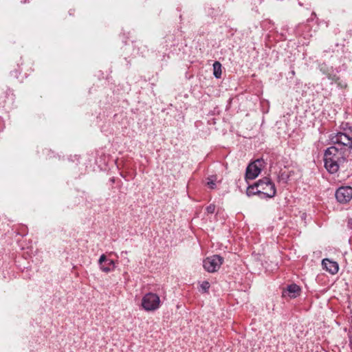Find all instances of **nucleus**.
I'll use <instances>...</instances> for the list:
<instances>
[{"label": "nucleus", "mask_w": 352, "mask_h": 352, "mask_svg": "<svg viewBox=\"0 0 352 352\" xmlns=\"http://www.w3.org/2000/svg\"><path fill=\"white\" fill-rule=\"evenodd\" d=\"M329 140L333 146L325 151L324 166L330 173H335L345 162L346 153L352 149V126L342 124V131L331 134Z\"/></svg>", "instance_id": "f257e3e1"}, {"label": "nucleus", "mask_w": 352, "mask_h": 352, "mask_svg": "<svg viewBox=\"0 0 352 352\" xmlns=\"http://www.w3.org/2000/svg\"><path fill=\"white\" fill-rule=\"evenodd\" d=\"M127 254V252H126V251H125V252H122L121 254Z\"/></svg>", "instance_id": "f3484780"}, {"label": "nucleus", "mask_w": 352, "mask_h": 352, "mask_svg": "<svg viewBox=\"0 0 352 352\" xmlns=\"http://www.w3.org/2000/svg\"><path fill=\"white\" fill-rule=\"evenodd\" d=\"M265 162L263 159H258L250 163L246 168L245 179H254L261 173L264 166Z\"/></svg>", "instance_id": "20e7f679"}, {"label": "nucleus", "mask_w": 352, "mask_h": 352, "mask_svg": "<svg viewBox=\"0 0 352 352\" xmlns=\"http://www.w3.org/2000/svg\"><path fill=\"white\" fill-rule=\"evenodd\" d=\"M100 267V270L106 273H109L114 270L116 267L115 262L113 260L109 259L106 263Z\"/></svg>", "instance_id": "1a4fd4ad"}, {"label": "nucleus", "mask_w": 352, "mask_h": 352, "mask_svg": "<svg viewBox=\"0 0 352 352\" xmlns=\"http://www.w3.org/2000/svg\"><path fill=\"white\" fill-rule=\"evenodd\" d=\"M336 199L340 203H346L352 198V188L350 186H342L336 192Z\"/></svg>", "instance_id": "423d86ee"}, {"label": "nucleus", "mask_w": 352, "mask_h": 352, "mask_svg": "<svg viewBox=\"0 0 352 352\" xmlns=\"http://www.w3.org/2000/svg\"><path fill=\"white\" fill-rule=\"evenodd\" d=\"M322 264L323 267L332 274H335L338 272V264L335 261L324 258L322 260Z\"/></svg>", "instance_id": "6e6552de"}, {"label": "nucleus", "mask_w": 352, "mask_h": 352, "mask_svg": "<svg viewBox=\"0 0 352 352\" xmlns=\"http://www.w3.org/2000/svg\"><path fill=\"white\" fill-rule=\"evenodd\" d=\"M207 186L210 188V189H214L215 188V182L214 180L212 179H208V181L207 182Z\"/></svg>", "instance_id": "2eb2a0df"}, {"label": "nucleus", "mask_w": 352, "mask_h": 352, "mask_svg": "<svg viewBox=\"0 0 352 352\" xmlns=\"http://www.w3.org/2000/svg\"><path fill=\"white\" fill-rule=\"evenodd\" d=\"M213 74L217 78H221V65L219 62L215 61L213 63Z\"/></svg>", "instance_id": "9b49d317"}, {"label": "nucleus", "mask_w": 352, "mask_h": 352, "mask_svg": "<svg viewBox=\"0 0 352 352\" xmlns=\"http://www.w3.org/2000/svg\"><path fill=\"white\" fill-rule=\"evenodd\" d=\"M109 259L107 258L104 254H102L99 258L98 263L100 265V267L102 265H104L103 263H106Z\"/></svg>", "instance_id": "f8f14e48"}, {"label": "nucleus", "mask_w": 352, "mask_h": 352, "mask_svg": "<svg viewBox=\"0 0 352 352\" xmlns=\"http://www.w3.org/2000/svg\"><path fill=\"white\" fill-rule=\"evenodd\" d=\"M160 298L156 294L149 292L142 299V306L145 311H153L160 307Z\"/></svg>", "instance_id": "7ed1b4c3"}, {"label": "nucleus", "mask_w": 352, "mask_h": 352, "mask_svg": "<svg viewBox=\"0 0 352 352\" xmlns=\"http://www.w3.org/2000/svg\"><path fill=\"white\" fill-rule=\"evenodd\" d=\"M349 224L352 226V218L349 219Z\"/></svg>", "instance_id": "dca6fc26"}, {"label": "nucleus", "mask_w": 352, "mask_h": 352, "mask_svg": "<svg viewBox=\"0 0 352 352\" xmlns=\"http://www.w3.org/2000/svg\"><path fill=\"white\" fill-rule=\"evenodd\" d=\"M300 287L296 284H292L283 289L282 295L284 298H295L300 295Z\"/></svg>", "instance_id": "0eeeda50"}, {"label": "nucleus", "mask_w": 352, "mask_h": 352, "mask_svg": "<svg viewBox=\"0 0 352 352\" xmlns=\"http://www.w3.org/2000/svg\"><path fill=\"white\" fill-rule=\"evenodd\" d=\"M201 287L202 290H204V292H207L210 288V283L207 281H204L201 285Z\"/></svg>", "instance_id": "ddd939ff"}, {"label": "nucleus", "mask_w": 352, "mask_h": 352, "mask_svg": "<svg viewBox=\"0 0 352 352\" xmlns=\"http://www.w3.org/2000/svg\"><path fill=\"white\" fill-rule=\"evenodd\" d=\"M258 190H260L261 197L272 198L275 196L276 190L274 184L268 177L259 179L257 182Z\"/></svg>", "instance_id": "f03ea898"}, {"label": "nucleus", "mask_w": 352, "mask_h": 352, "mask_svg": "<svg viewBox=\"0 0 352 352\" xmlns=\"http://www.w3.org/2000/svg\"><path fill=\"white\" fill-rule=\"evenodd\" d=\"M258 188L257 187V184H256V183H255L254 185H252V186H250L248 187L247 190H246V195L248 197L255 195H261V192H259L260 190H258Z\"/></svg>", "instance_id": "9d476101"}, {"label": "nucleus", "mask_w": 352, "mask_h": 352, "mask_svg": "<svg viewBox=\"0 0 352 352\" xmlns=\"http://www.w3.org/2000/svg\"><path fill=\"white\" fill-rule=\"evenodd\" d=\"M223 262V258L219 255H213L204 260V267L208 272L217 271Z\"/></svg>", "instance_id": "39448f33"}, {"label": "nucleus", "mask_w": 352, "mask_h": 352, "mask_svg": "<svg viewBox=\"0 0 352 352\" xmlns=\"http://www.w3.org/2000/svg\"><path fill=\"white\" fill-rule=\"evenodd\" d=\"M215 206L214 204H210L206 208V211L208 214H212L214 212Z\"/></svg>", "instance_id": "4468645a"}]
</instances>
